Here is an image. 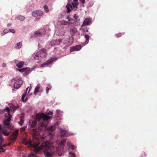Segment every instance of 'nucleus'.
Wrapping results in <instances>:
<instances>
[{
    "label": "nucleus",
    "mask_w": 157,
    "mask_h": 157,
    "mask_svg": "<svg viewBox=\"0 0 157 157\" xmlns=\"http://www.w3.org/2000/svg\"><path fill=\"white\" fill-rule=\"evenodd\" d=\"M40 85L39 84H37V85L35 87L34 92V94L35 95H36L37 94L38 92L39 91V89L40 88Z\"/></svg>",
    "instance_id": "4be33fe9"
},
{
    "label": "nucleus",
    "mask_w": 157,
    "mask_h": 157,
    "mask_svg": "<svg viewBox=\"0 0 157 157\" xmlns=\"http://www.w3.org/2000/svg\"><path fill=\"white\" fill-rule=\"evenodd\" d=\"M71 0H68V3L66 6L67 12L69 13L71 11H75L76 10L78 5V2H77L78 0H73L74 2H71Z\"/></svg>",
    "instance_id": "20e7f679"
},
{
    "label": "nucleus",
    "mask_w": 157,
    "mask_h": 157,
    "mask_svg": "<svg viewBox=\"0 0 157 157\" xmlns=\"http://www.w3.org/2000/svg\"><path fill=\"white\" fill-rule=\"evenodd\" d=\"M56 113H58V115L57 116L59 117V115L61 116L62 115V112H61L59 110H57Z\"/></svg>",
    "instance_id": "f704fd0d"
},
{
    "label": "nucleus",
    "mask_w": 157,
    "mask_h": 157,
    "mask_svg": "<svg viewBox=\"0 0 157 157\" xmlns=\"http://www.w3.org/2000/svg\"><path fill=\"white\" fill-rule=\"evenodd\" d=\"M9 31L10 32L13 33H14L15 32V30L13 29H10Z\"/></svg>",
    "instance_id": "4c0bfd02"
},
{
    "label": "nucleus",
    "mask_w": 157,
    "mask_h": 157,
    "mask_svg": "<svg viewBox=\"0 0 157 157\" xmlns=\"http://www.w3.org/2000/svg\"><path fill=\"white\" fill-rule=\"evenodd\" d=\"M84 37L86 38V40L85 42L83 43V46H84L87 44L89 43L90 36L87 34H85L84 35Z\"/></svg>",
    "instance_id": "5701e85b"
},
{
    "label": "nucleus",
    "mask_w": 157,
    "mask_h": 157,
    "mask_svg": "<svg viewBox=\"0 0 157 157\" xmlns=\"http://www.w3.org/2000/svg\"><path fill=\"white\" fill-rule=\"evenodd\" d=\"M4 141L2 136L0 133V152H4L5 150L3 148L6 147L7 145L6 144H3L2 143Z\"/></svg>",
    "instance_id": "9d476101"
},
{
    "label": "nucleus",
    "mask_w": 157,
    "mask_h": 157,
    "mask_svg": "<svg viewBox=\"0 0 157 157\" xmlns=\"http://www.w3.org/2000/svg\"><path fill=\"white\" fill-rule=\"evenodd\" d=\"M36 123L37 121L36 120L33 121L31 124V126L32 127H34L36 125Z\"/></svg>",
    "instance_id": "2f4dec72"
},
{
    "label": "nucleus",
    "mask_w": 157,
    "mask_h": 157,
    "mask_svg": "<svg viewBox=\"0 0 157 157\" xmlns=\"http://www.w3.org/2000/svg\"><path fill=\"white\" fill-rule=\"evenodd\" d=\"M60 132L61 135V137H67L71 135H73L75 134L71 132H68V131L65 129L60 128Z\"/></svg>",
    "instance_id": "6e6552de"
},
{
    "label": "nucleus",
    "mask_w": 157,
    "mask_h": 157,
    "mask_svg": "<svg viewBox=\"0 0 157 157\" xmlns=\"http://www.w3.org/2000/svg\"><path fill=\"white\" fill-rule=\"evenodd\" d=\"M3 111L5 113V117L4 123L6 125V127L9 129H13V127L10 125L11 118V116L10 114V109L9 107H7L4 109Z\"/></svg>",
    "instance_id": "7ed1b4c3"
},
{
    "label": "nucleus",
    "mask_w": 157,
    "mask_h": 157,
    "mask_svg": "<svg viewBox=\"0 0 157 157\" xmlns=\"http://www.w3.org/2000/svg\"><path fill=\"white\" fill-rule=\"evenodd\" d=\"M88 6L91 7L94 4V0H88Z\"/></svg>",
    "instance_id": "bb28decb"
},
{
    "label": "nucleus",
    "mask_w": 157,
    "mask_h": 157,
    "mask_svg": "<svg viewBox=\"0 0 157 157\" xmlns=\"http://www.w3.org/2000/svg\"><path fill=\"white\" fill-rule=\"evenodd\" d=\"M86 32H88V30H87L86 31Z\"/></svg>",
    "instance_id": "de8ad7c7"
},
{
    "label": "nucleus",
    "mask_w": 157,
    "mask_h": 157,
    "mask_svg": "<svg viewBox=\"0 0 157 157\" xmlns=\"http://www.w3.org/2000/svg\"><path fill=\"white\" fill-rule=\"evenodd\" d=\"M16 66L19 68L22 67L24 65V62L23 61H19L17 60H14Z\"/></svg>",
    "instance_id": "2eb2a0df"
},
{
    "label": "nucleus",
    "mask_w": 157,
    "mask_h": 157,
    "mask_svg": "<svg viewBox=\"0 0 157 157\" xmlns=\"http://www.w3.org/2000/svg\"><path fill=\"white\" fill-rule=\"evenodd\" d=\"M22 42H20L17 43L15 46V48L17 49H20L22 46Z\"/></svg>",
    "instance_id": "a878e982"
},
{
    "label": "nucleus",
    "mask_w": 157,
    "mask_h": 157,
    "mask_svg": "<svg viewBox=\"0 0 157 157\" xmlns=\"http://www.w3.org/2000/svg\"><path fill=\"white\" fill-rule=\"evenodd\" d=\"M62 41V40L61 39L53 40L50 42L49 44L51 45V46H53V44H52V43H53L54 45H59L60 44Z\"/></svg>",
    "instance_id": "4468645a"
},
{
    "label": "nucleus",
    "mask_w": 157,
    "mask_h": 157,
    "mask_svg": "<svg viewBox=\"0 0 157 157\" xmlns=\"http://www.w3.org/2000/svg\"><path fill=\"white\" fill-rule=\"evenodd\" d=\"M74 17L76 19V21L77 22H78L79 21L80 19L78 15L76 14H75L74 15Z\"/></svg>",
    "instance_id": "c756f323"
},
{
    "label": "nucleus",
    "mask_w": 157,
    "mask_h": 157,
    "mask_svg": "<svg viewBox=\"0 0 157 157\" xmlns=\"http://www.w3.org/2000/svg\"><path fill=\"white\" fill-rule=\"evenodd\" d=\"M68 20L69 21H70V20L69 19H68Z\"/></svg>",
    "instance_id": "603ef678"
},
{
    "label": "nucleus",
    "mask_w": 157,
    "mask_h": 157,
    "mask_svg": "<svg viewBox=\"0 0 157 157\" xmlns=\"http://www.w3.org/2000/svg\"><path fill=\"white\" fill-rule=\"evenodd\" d=\"M44 12L43 11L37 10L33 12L32 13V16L34 17L41 16L43 15Z\"/></svg>",
    "instance_id": "9b49d317"
},
{
    "label": "nucleus",
    "mask_w": 157,
    "mask_h": 157,
    "mask_svg": "<svg viewBox=\"0 0 157 157\" xmlns=\"http://www.w3.org/2000/svg\"><path fill=\"white\" fill-rule=\"evenodd\" d=\"M66 41H67L65 42V43L67 44L68 45H71L73 43L74 41L73 37H70L67 39Z\"/></svg>",
    "instance_id": "aec40b11"
},
{
    "label": "nucleus",
    "mask_w": 157,
    "mask_h": 157,
    "mask_svg": "<svg viewBox=\"0 0 157 157\" xmlns=\"http://www.w3.org/2000/svg\"><path fill=\"white\" fill-rule=\"evenodd\" d=\"M52 114V113L51 112H50L48 114L51 115L50 116L42 113H39L36 114V120L40 123L38 128H34L32 130L33 137L34 140L38 139V135L40 134L41 130H46L48 135L51 136H52L54 135V130L56 128L55 125L48 127L46 121L51 118Z\"/></svg>",
    "instance_id": "f257e3e1"
},
{
    "label": "nucleus",
    "mask_w": 157,
    "mask_h": 157,
    "mask_svg": "<svg viewBox=\"0 0 157 157\" xmlns=\"http://www.w3.org/2000/svg\"><path fill=\"white\" fill-rule=\"evenodd\" d=\"M80 1L83 4H84L85 3V0H80Z\"/></svg>",
    "instance_id": "79ce46f5"
},
{
    "label": "nucleus",
    "mask_w": 157,
    "mask_h": 157,
    "mask_svg": "<svg viewBox=\"0 0 157 157\" xmlns=\"http://www.w3.org/2000/svg\"><path fill=\"white\" fill-rule=\"evenodd\" d=\"M67 144L68 148L69 149H71L72 150H73L75 149L76 148V147L75 145H72L70 143H67Z\"/></svg>",
    "instance_id": "393cba45"
},
{
    "label": "nucleus",
    "mask_w": 157,
    "mask_h": 157,
    "mask_svg": "<svg viewBox=\"0 0 157 157\" xmlns=\"http://www.w3.org/2000/svg\"><path fill=\"white\" fill-rule=\"evenodd\" d=\"M9 31L8 29H4L2 33H1V36H3L5 34L7 33Z\"/></svg>",
    "instance_id": "7c9ffc66"
},
{
    "label": "nucleus",
    "mask_w": 157,
    "mask_h": 157,
    "mask_svg": "<svg viewBox=\"0 0 157 157\" xmlns=\"http://www.w3.org/2000/svg\"><path fill=\"white\" fill-rule=\"evenodd\" d=\"M12 24L11 23H8L7 24V26L8 27H10L11 25Z\"/></svg>",
    "instance_id": "c03bdc74"
},
{
    "label": "nucleus",
    "mask_w": 157,
    "mask_h": 157,
    "mask_svg": "<svg viewBox=\"0 0 157 157\" xmlns=\"http://www.w3.org/2000/svg\"><path fill=\"white\" fill-rule=\"evenodd\" d=\"M69 22L66 21L62 20L59 21L57 22V24L59 26H62L63 25H67Z\"/></svg>",
    "instance_id": "a211bd4d"
},
{
    "label": "nucleus",
    "mask_w": 157,
    "mask_h": 157,
    "mask_svg": "<svg viewBox=\"0 0 157 157\" xmlns=\"http://www.w3.org/2000/svg\"><path fill=\"white\" fill-rule=\"evenodd\" d=\"M33 56L34 59L39 60L37 62L39 63L40 60L46 56V50L45 49H43L38 52L34 53Z\"/></svg>",
    "instance_id": "39448f33"
},
{
    "label": "nucleus",
    "mask_w": 157,
    "mask_h": 157,
    "mask_svg": "<svg viewBox=\"0 0 157 157\" xmlns=\"http://www.w3.org/2000/svg\"><path fill=\"white\" fill-rule=\"evenodd\" d=\"M52 44H53V46L55 45H54V44L53 43H52Z\"/></svg>",
    "instance_id": "8fccbe9b"
},
{
    "label": "nucleus",
    "mask_w": 157,
    "mask_h": 157,
    "mask_svg": "<svg viewBox=\"0 0 157 157\" xmlns=\"http://www.w3.org/2000/svg\"><path fill=\"white\" fill-rule=\"evenodd\" d=\"M77 32V29L74 27H72L70 29V32L72 36L75 35Z\"/></svg>",
    "instance_id": "412c9836"
},
{
    "label": "nucleus",
    "mask_w": 157,
    "mask_h": 157,
    "mask_svg": "<svg viewBox=\"0 0 157 157\" xmlns=\"http://www.w3.org/2000/svg\"><path fill=\"white\" fill-rule=\"evenodd\" d=\"M20 70H21V69H18V68H17L16 69V71H19V72L20 71Z\"/></svg>",
    "instance_id": "a18cd8bd"
},
{
    "label": "nucleus",
    "mask_w": 157,
    "mask_h": 157,
    "mask_svg": "<svg viewBox=\"0 0 157 157\" xmlns=\"http://www.w3.org/2000/svg\"><path fill=\"white\" fill-rule=\"evenodd\" d=\"M81 47L80 46L76 45L70 48V52L78 51L81 49Z\"/></svg>",
    "instance_id": "f3484780"
},
{
    "label": "nucleus",
    "mask_w": 157,
    "mask_h": 157,
    "mask_svg": "<svg viewBox=\"0 0 157 157\" xmlns=\"http://www.w3.org/2000/svg\"><path fill=\"white\" fill-rule=\"evenodd\" d=\"M45 137H44V136H43V137H42V139H45Z\"/></svg>",
    "instance_id": "49530a36"
},
{
    "label": "nucleus",
    "mask_w": 157,
    "mask_h": 157,
    "mask_svg": "<svg viewBox=\"0 0 157 157\" xmlns=\"http://www.w3.org/2000/svg\"><path fill=\"white\" fill-rule=\"evenodd\" d=\"M57 58H52L50 59L45 62L43 63L40 65V67H50L52 65L53 61H55Z\"/></svg>",
    "instance_id": "0eeeda50"
},
{
    "label": "nucleus",
    "mask_w": 157,
    "mask_h": 157,
    "mask_svg": "<svg viewBox=\"0 0 157 157\" xmlns=\"http://www.w3.org/2000/svg\"><path fill=\"white\" fill-rule=\"evenodd\" d=\"M51 88L52 86L50 85H49L48 86L46 87V92L47 94L48 93L49 90L51 89Z\"/></svg>",
    "instance_id": "473e14b6"
},
{
    "label": "nucleus",
    "mask_w": 157,
    "mask_h": 157,
    "mask_svg": "<svg viewBox=\"0 0 157 157\" xmlns=\"http://www.w3.org/2000/svg\"><path fill=\"white\" fill-rule=\"evenodd\" d=\"M26 126H24V127H23L21 128V129H22V130H24L26 128Z\"/></svg>",
    "instance_id": "37998d69"
},
{
    "label": "nucleus",
    "mask_w": 157,
    "mask_h": 157,
    "mask_svg": "<svg viewBox=\"0 0 157 157\" xmlns=\"http://www.w3.org/2000/svg\"><path fill=\"white\" fill-rule=\"evenodd\" d=\"M18 130H17L14 131L12 135L10 136V139L11 140H15L18 135Z\"/></svg>",
    "instance_id": "dca6fc26"
},
{
    "label": "nucleus",
    "mask_w": 157,
    "mask_h": 157,
    "mask_svg": "<svg viewBox=\"0 0 157 157\" xmlns=\"http://www.w3.org/2000/svg\"><path fill=\"white\" fill-rule=\"evenodd\" d=\"M17 19L19 20L20 21H23L25 19V17L24 16L21 15L17 16Z\"/></svg>",
    "instance_id": "c85d7f7f"
},
{
    "label": "nucleus",
    "mask_w": 157,
    "mask_h": 157,
    "mask_svg": "<svg viewBox=\"0 0 157 157\" xmlns=\"http://www.w3.org/2000/svg\"><path fill=\"white\" fill-rule=\"evenodd\" d=\"M29 88V87H28L26 89V90L25 91V93H24V94H23L22 97H21V100L23 101H25L27 100V98H26L25 99V98L26 95L27 94V92L28 89Z\"/></svg>",
    "instance_id": "b1692460"
},
{
    "label": "nucleus",
    "mask_w": 157,
    "mask_h": 157,
    "mask_svg": "<svg viewBox=\"0 0 157 157\" xmlns=\"http://www.w3.org/2000/svg\"><path fill=\"white\" fill-rule=\"evenodd\" d=\"M15 81L13 86L14 88L15 89H18L21 85L23 81L21 78H17L16 80Z\"/></svg>",
    "instance_id": "1a4fd4ad"
},
{
    "label": "nucleus",
    "mask_w": 157,
    "mask_h": 157,
    "mask_svg": "<svg viewBox=\"0 0 157 157\" xmlns=\"http://www.w3.org/2000/svg\"><path fill=\"white\" fill-rule=\"evenodd\" d=\"M0 131H1L2 134L5 136H8L10 134V132L6 130L2 129V126L0 125Z\"/></svg>",
    "instance_id": "6ab92c4d"
},
{
    "label": "nucleus",
    "mask_w": 157,
    "mask_h": 157,
    "mask_svg": "<svg viewBox=\"0 0 157 157\" xmlns=\"http://www.w3.org/2000/svg\"><path fill=\"white\" fill-rule=\"evenodd\" d=\"M30 88L29 89V92H28V93L29 92V91L30 90Z\"/></svg>",
    "instance_id": "09e8293b"
},
{
    "label": "nucleus",
    "mask_w": 157,
    "mask_h": 157,
    "mask_svg": "<svg viewBox=\"0 0 157 157\" xmlns=\"http://www.w3.org/2000/svg\"><path fill=\"white\" fill-rule=\"evenodd\" d=\"M66 140V139L63 138L60 142L58 141L54 143L46 141L42 143L40 146L38 144L34 145V147L36 150L44 151L46 157H48L52 155L56 151H61Z\"/></svg>",
    "instance_id": "f03ea898"
},
{
    "label": "nucleus",
    "mask_w": 157,
    "mask_h": 157,
    "mask_svg": "<svg viewBox=\"0 0 157 157\" xmlns=\"http://www.w3.org/2000/svg\"><path fill=\"white\" fill-rule=\"evenodd\" d=\"M49 29L48 26L40 29L34 33L35 36L36 37H42L45 35L46 32Z\"/></svg>",
    "instance_id": "423d86ee"
},
{
    "label": "nucleus",
    "mask_w": 157,
    "mask_h": 157,
    "mask_svg": "<svg viewBox=\"0 0 157 157\" xmlns=\"http://www.w3.org/2000/svg\"><path fill=\"white\" fill-rule=\"evenodd\" d=\"M40 17H36L34 20V21H38L40 19Z\"/></svg>",
    "instance_id": "a19ab883"
},
{
    "label": "nucleus",
    "mask_w": 157,
    "mask_h": 157,
    "mask_svg": "<svg viewBox=\"0 0 157 157\" xmlns=\"http://www.w3.org/2000/svg\"><path fill=\"white\" fill-rule=\"evenodd\" d=\"M92 19L91 18H86L84 20L81 27H82L84 26L88 25H90Z\"/></svg>",
    "instance_id": "ddd939ff"
},
{
    "label": "nucleus",
    "mask_w": 157,
    "mask_h": 157,
    "mask_svg": "<svg viewBox=\"0 0 157 157\" xmlns=\"http://www.w3.org/2000/svg\"><path fill=\"white\" fill-rule=\"evenodd\" d=\"M69 154L70 157H75L76 155L75 154L72 152H69Z\"/></svg>",
    "instance_id": "72a5a7b5"
},
{
    "label": "nucleus",
    "mask_w": 157,
    "mask_h": 157,
    "mask_svg": "<svg viewBox=\"0 0 157 157\" xmlns=\"http://www.w3.org/2000/svg\"><path fill=\"white\" fill-rule=\"evenodd\" d=\"M9 106L10 107L11 111H12V109H13L14 111L16 109V107H14V106L12 104H10V105H9Z\"/></svg>",
    "instance_id": "c9c22d12"
},
{
    "label": "nucleus",
    "mask_w": 157,
    "mask_h": 157,
    "mask_svg": "<svg viewBox=\"0 0 157 157\" xmlns=\"http://www.w3.org/2000/svg\"><path fill=\"white\" fill-rule=\"evenodd\" d=\"M18 123L21 126L23 123V120L21 118L20 121Z\"/></svg>",
    "instance_id": "e433bc0d"
},
{
    "label": "nucleus",
    "mask_w": 157,
    "mask_h": 157,
    "mask_svg": "<svg viewBox=\"0 0 157 157\" xmlns=\"http://www.w3.org/2000/svg\"><path fill=\"white\" fill-rule=\"evenodd\" d=\"M81 29H82V28H80V30H81Z\"/></svg>",
    "instance_id": "3c124183"
},
{
    "label": "nucleus",
    "mask_w": 157,
    "mask_h": 157,
    "mask_svg": "<svg viewBox=\"0 0 157 157\" xmlns=\"http://www.w3.org/2000/svg\"><path fill=\"white\" fill-rule=\"evenodd\" d=\"M34 69V68H32L31 69H29L28 67L24 68L22 69H21L20 71L21 72H25L26 74L28 75L31 71H33Z\"/></svg>",
    "instance_id": "f8f14e48"
},
{
    "label": "nucleus",
    "mask_w": 157,
    "mask_h": 157,
    "mask_svg": "<svg viewBox=\"0 0 157 157\" xmlns=\"http://www.w3.org/2000/svg\"><path fill=\"white\" fill-rule=\"evenodd\" d=\"M43 8L45 12L48 13L50 11L47 5H44L43 6Z\"/></svg>",
    "instance_id": "cd10ccee"
},
{
    "label": "nucleus",
    "mask_w": 157,
    "mask_h": 157,
    "mask_svg": "<svg viewBox=\"0 0 157 157\" xmlns=\"http://www.w3.org/2000/svg\"><path fill=\"white\" fill-rule=\"evenodd\" d=\"M122 33H119L118 34H116V36L117 37H119L121 36L122 35Z\"/></svg>",
    "instance_id": "58836bf2"
},
{
    "label": "nucleus",
    "mask_w": 157,
    "mask_h": 157,
    "mask_svg": "<svg viewBox=\"0 0 157 157\" xmlns=\"http://www.w3.org/2000/svg\"><path fill=\"white\" fill-rule=\"evenodd\" d=\"M6 64L5 63H3L2 64V66L3 67H5L6 66Z\"/></svg>",
    "instance_id": "ea45409f"
}]
</instances>
